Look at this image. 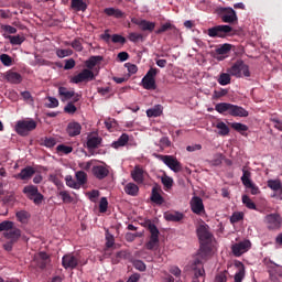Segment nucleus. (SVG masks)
<instances>
[{"instance_id": "nucleus-18", "label": "nucleus", "mask_w": 282, "mask_h": 282, "mask_svg": "<svg viewBox=\"0 0 282 282\" xmlns=\"http://www.w3.org/2000/svg\"><path fill=\"white\" fill-rule=\"evenodd\" d=\"M162 187H160V185L155 184L152 187V193H151V202H153V204H158L159 206H162V204H164V197H162Z\"/></svg>"}, {"instance_id": "nucleus-58", "label": "nucleus", "mask_w": 282, "mask_h": 282, "mask_svg": "<svg viewBox=\"0 0 282 282\" xmlns=\"http://www.w3.org/2000/svg\"><path fill=\"white\" fill-rule=\"evenodd\" d=\"M246 278V269H239V271L235 274V282H241Z\"/></svg>"}, {"instance_id": "nucleus-46", "label": "nucleus", "mask_w": 282, "mask_h": 282, "mask_svg": "<svg viewBox=\"0 0 282 282\" xmlns=\"http://www.w3.org/2000/svg\"><path fill=\"white\" fill-rule=\"evenodd\" d=\"M230 50H232V44H223L216 48V54L224 56V54H228Z\"/></svg>"}, {"instance_id": "nucleus-47", "label": "nucleus", "mask_w": 282, "mask_h": 282, "mask_svg": "<svg viewBox=\"0 0 282 282\" xmlns=\"http://www.w3.org/2000/svg\"><path fill=\"white\" fill-rule=\"evenodd\" d=\"M161 182L164 188H166V191H171V188H173V178H171V176H167V175L162 176Z\"/></svg>"}, {"instance_id": "nucleus-38", "label": "nucleus", "mask_w": 282, "mask_h": 282, "mask_svg": "<svg viewBox=\"0 0 282 282\" xmlns=\"http://www.w3.org/2000/svg\"><path fill=\"white\" fill-rule=\"evenodd\" d=\"M66 45H70L75 52H83V39L77 37L72 43L66 42Z\"/></svg>"}, {"instance_id": "nucleus-53", "label": "nucleus", "mask_w": 282, "mask_h": 282, "mask_svg": "<svg viewBox=\"0 0 282 282\" xmlns=\"http://www.w3.org/2000/svg\"><path fill=\"white\" fill-rule=\"evenodd\" d=\"M109 208V202L107 200V197H101L99 202V213H105Z\"/></svg>"}, {"instance_id": "nucleus-16", "label": "nucleus", "mask_w": 282, "mask_h": 282, "mask_svg": "<svg viewBox=\"0 0 282 282\" xmlns=\"http://www.w3.org/2000/svg\"><path fill=\"white\" fill-rule=\"evenodd\" d=\"M36 170L33 166H26L21 170L20 173L15 175V180H22L23 182H28L34 177Z\"/></svg>"}, {"instance_id": "nucleus-15", "label": "nucleus", "mask_w": 282, "mask_h": 282, "mask_svg": "<svg viewBox=\"0 0 282 282\" xmlns=\"http://www.w3.org/2000/svg\"><path fill=\"white\" fill-rule=\"evenodd\" d=\"M130 175L135 184H144V175H147V171H144L141 165H135L130 172Z\"/></svg>"}, {"instance_id": "nucleus-50", "label": "nucleus", "mask_w": 282, "mask_h": 282, "mask_svg": "<svg viewBox=\"0 0 282 282\" xmlns=\"http://www.w3.org/2000/svg\"><path fill=\"white\" fill-rule=\"evenodd\" d=\"M56 151L58 153H65V155H69V153H72V151H74V148H72L69 145H65V144H59V145H57Z\"/></svg>"}, {"instance_id": "nucleus-25", "label": "nucleus", "mask_w": 282, "mask_h": 282, "mask_svg": "<svg viewBox=\"0 0 282 282\" xmlns=\"http://www.w3.org/2000/svg\"><path fill=\"white\" fill-rule=\"evenodd\" d=\"M104 14L107 17H113L115 19H124L126 14L122 10L116 8H106Z\"/></svg>"}, {"instance_id": "nucleus-43", "label": "nucleus", "mask_w": 282, "mask_h": 282, "mask_svg": "<svg viewBox=\"0 0 282 282\" xmlns=\"http://www.w3.org/2000/svg\"><path fill=\"white\" fill-rule=\"evenodd\" d=\"M230 74L228 73H221L217 79V83H219V85L226 86V85H230Z\"/></svg>"}, {"instance_id": "nucleus-49", "label": "nucleus", "mask_w": 282, "mask_h": 282, "mask_svg": "<svg viewBox=\"0 0 282 282\" xmlns=\"http://www.w3.org/2000/svg\"><path fill=\"white\" fill-rule=\"evenodd\" d=\"M66 186L69 188H75V191L80 188V184H78V182H76V180H74L72 176H66Z\"/></svg>"}, {"instance_id": "nucleus-51", "label": "nucleus", "mask_w": 282, "mask_h": 282, "mask_svg": "<svg viewBox=\"0 0 282 282\" xmlns=\"http://www.w3.org/2000/svg\"><path fill=\"white\" fill-rule=\"evenodd\" d=\"M132 265L135 270H139V272H144L147 270V264L142 260H134Z\"/></svg>"}, {"instance_id": "nucleus-32", "label": "nucleus", "mask_w": 282, "mask_h": 282, "mask_svg": "<svg viewBox=\"0 0 282 282\" xmlns=\"http://www.w3.org/2000/svg\"><path fill=\"white\" fill-rule=\"evenodd\" d=\"M128 142H129V134L122 133L117 141L112 142V148L120 149V147H127Z\"/></svg>"}, {"instance_id": "nucleus-5", "label": "nucleus", "mask_w": 282, "mask_h": 282, "mask_svg": "<svg viewBox=\"0 0 282 282\" xmlns=\"http://www.w3.org/2000/svg\"><path fill=\"white\" fill-rule=\"evenodd\" d=\"M230 32H232V26L226 24L216 25L207 30L210 39H226Z\"/></svg>"}, {"instance_id": "nucleus-40", "label": "nucleus", "mask_w": 282, "mask_h": 282, "mask_svg": "<svg viewBox=\"0 0 282 282\" xmlns=\"http://www.w3.org/2000/svg\"><path fill=\"white\" fill-rule=\"evenodd\" d=\"M9 41H10L11 45H22L25 42V36L9 35Z\"/></svg>"}, {"instance_id": "nucleus-45", "label": "nucleus", "mask_w": 282, "mask_h": 282, "mask_svg": "<svg viewBox=\"0 0 282 282\" xmlns=\"http://www.w3.org/2000/svg\"><path fill=\"white\" fill-rule=\"evenodd\" d=\"M58 195L64 204H72V202H74V198L67 191H61Z\"/></svg>"}, {"instance_id": "nucleus-23", "label": "nucleus", "mask_w": 282, "mask_h": 282, "mask_svg": "<svg viewBox=\"0 0 282 282\" xmlns=\"http://www.w3.org/2000/svg\"><path fill=\"white\" fill-rule=\"evenodd\" d=\"M86 144L89 150L98 149L102 144V138L98 137V134H88Z\"/></svg>"}, {"instance_id": "nucleus-52", "label": "nucleus", "mask_w": 282, "mask_h": 282, "mask_svg": "<svg viewBox=\"0 0 282 282\" xmlns=\"http://www.w3.org/2000/svg\"><path fill=\"white\" fill-rule=\"evenodd\" d=\"M0 61L4 67H10L12 65V58L8 54H1Z\"/></svg>"}, {"instance_id": "nucleus-26", "label": "nucleus", "mask_w": 282, "mask_h": 282, "mask_svg": "<svg viewBox=\"0 0 282 282\" xmlns=\"http://www.w3.org/2000/svg\"><path fill=\"white\" fill-rule=\"evenodd\" d=\"M124 193L130 195L131 197H138V193H140V187L135 183H128L124 188Z\"/></svg>"}, {"instance_id": "nucleus-54", "label": "nucleus", "mask_w": 282, "mask_h": 282, "mask_svg": "<svg viewBox=\"0 0 282 282\" xmlns=\"http://www.w3.org/2000/svg\"><path fill=\"white\" fill-rule=\"evenodd\" d=\"M246 188L250 189L251 195H259V193H261V191L259 189V186H257L254 183H248L247 185H245Z\"/></svg>"}, {"instance_id": "nucleus-62", "label": "nucleus", "mask_w": 282, "mask_h": 282, "mask_svg": "<svg viewBox=\"0 0 282 282\" xmlns=\"http://www.w3.org/2000/svg\"><path fill=\"white\" fill-rule=\"evenodd\" d=\"M112 43H121V45H124L127 43V39L122 35L113 34L111 36Z\"/></svg>"}, {"instance_id": "nucleus-31", "label": "nucleus", "mask_w": 282, "mask_h": 282, "mask_svg": "<svg viewBox=\"0 0 282 282\" xmlns=\"http://www.w3.org/2000/svg\"><path fill=\"white\" fill-rule=\"evenodd\" d=\"M163 109L162 105H156L147 110V116L148 118H159V116H162Z\"/></svg>"}, {"instance_id": "nucleus-57", "label": "nucleus", "mask_w": 282, "mask_h": 282, "mask_svg": "<svg viewBox=\"0 0 282 282\" xmlns=\"http://www.w3.org/2000/svg\"><path fill=\"white\" fill-rule=\"evenodd\" d=\"M128 39L132 43H138V41H142V39H144V36L140 33L132 32L129 34Z\"/></svg>"}, {"instance_id": "nucleus-44", "label": "nucleus", "mask_w": 282, "mask_h": 282, "mask_svg": "<svg viewBox=\"0 0 282 282\" xmlns=\"http://www.w3.org/2000/svg\"><path fill=\"white\" fill-rule=\"evenodd\" d=\"M12 228H14V223L10 220L0 223V232H9Z\"/></svg>"}, {"instance_id": "nucleus-7", "label": "nucleus", "mask_w": 282, "mask_h": 282, "mask_svg": "<svg viewBox=\"0 0 282 282\" xmlns=\"http://www.w3.org/2000/svg\"><path fill=\"white\" fill-rule=\"evenodd\" d=\"M36 129V121L33 119L30 120H20L15 124V131L18 135L25 137L30 131H34Z\"/></svg>"}, {"instance_id": "nucleus-17", "label": "nucleus", "mask_w": 282, "mask_h": 282, "mask_svg": "<svg viewBox=\"0 0 282 282\" xmlns=\"http://www.w3.org/2000/svg\"><path fill=\"white\" fill-rule=\"evenodd\" d=\"M83 131V126H80L77 121H70L66 127V133L69 138H76V135H80Z\"/></svg>"}, {"instance_id": "nucleus-42", "label": "nucleus", "mask_w": 282, "mask_h": 282, "mask_svg": "<svg viewBox=\"0 0 282 282\" xmlns=\"http://www.w3.org/2000/svg\"><path fill=\"white\" fill-rule=\"evenodd\" d=\"M242 204H245L249 210H257V204H254L248 195H242Z\"/></svg>"}, {"instance_id": "nucleus-2", "label": "nucleus", "mask_w": 282, "mask_h": 282, "mask_svg": "<svg viewBox=\"0 0 282 282\" xmlns=\"http://www.w3.org/2000/svg\"><path fill=\"white\" fill-rule=\"evenodd\" d=\"M215 111L218 113H229V116H232L234 118H248V116H250L246 108L228 102L217 104L215 106Z\"/></svg>"}, {"instance_id": "nucleus-56", "label": "nucleus", "mask_w": 282, "mask_h": 282, "mask_svg": "<svg viewBox=\"0 0 282 282\" xmlns=\"http://www.w3.org/2000/svg\"><path fill=\"white\" fill-rule=\"evenodd\" d=\"M167 30H175V25L166 22L156 31V34H163V32H167Z\"/></svg>"}, {"instance_id": "nucleus-12", "label": "nucleus", "mask_w": 282, "mask_h": 282, "mask_svg": "<svg viewBox=\"0 0 282 282\" xmlns=\"http://www.w3.org/2000/svg\"><path fill=\"white\" fill-rule=\"evenodd\" d=\"M94 72L85 68L79 74L72 77L70 83L78 85L79 83H89V80H94Z\"/></svg>"}, {"instance_id": "nucleus-37", "label": "nucleus", "mask_w": 282, "mask_h": 282, "mask_svg": "<svg viewBox=\"0 0 282 282\" xmlns=\"http://www.w3.org/2000/svg\"><path fill=\"white\" fill-rule=\"evenodd\" d=\"M216 129H219L218 135L226 137L230 133V128H228V126L224 121L217 122Z\"/></svg>"}, {"instance_id": "nucleus-41", "label": "nucleus", "mask_w": 282, "mask_h": 282, "mask_svg": "<svg viewBox=\"0 0 282 282\" xmlns=\"http://www.w3.org/2000/svg\"><path fill=\"white\" fill-rule=\"evenodd\" d=\"M250 177H252V173L248 170H246V167L242 169V176H241V182L243 184V186L252 183V180H250Z\"/></svg>"}, {"instance_id": "nucleus-29", "label": "nucleus", "mask_w": 282, "mask_h": 282, "mask_svg": "<svg viewBox=\"0 0 282 282\" xmlns=\"http://www.w3.org/2000/svg\"><path fill=\"white\" fill-rule=\"evenodd\" d=\"M70 8L76 10V12H85L87 10V3L83 0H72Z\"/></svg>"}, {"instance_id": "nucleus-3", "label": "nucleus", "mask_w": 282, "mask_h": 282, "mask_svg": "<svg viewBox=\"0 0 282 282\" xmlns=\"http://www.w3.org/2000/svg\"><path fill=\"white\" fill-rule=\"evenodd\" d=\"M23 195L28 197L35 206H41L43 204V200L45 199V196L39 192V187L35 185H26L22 189Z\"/></svg>"}, {"instance_id": "nucleus-20", "label": "nucleus", "mask_w": 282, "mask_h": 282, "mask_svg": "<svg viewBox=\"0 0 282 282\" xmlns=\"http://www.w3.org/2000/svg\"><path fill=\"white\" fill-rule=\"evenodd\" d=\"M3 238L9 239V241H12L13 243H17V241L21 239V229L12 227L10 231L3 232Z\"/></svg>"}, {"instance_id": "nucleus-59", "label": "nucleus", "mask_w": 282, "mask_h": 282, "mask_svg": "<svg viewBox=\"0 0 282 282\" xmlns=\"http://www.w3.org/2000/svg\"><path fill=\"white\" fill-rule=\"evenodd\" d=\"M64 111H65V113L74 115L76 111H78V109L75 107L74 102H68L64 107Z\"/></svg>"}, {"instance_id": "nucleus-4", "label": "nucleus", "mask_w": 282, "mask_h": 282, "mask_svg": "<svg viewBox=\"0 0 282 282\" xmlns=\"http://www.w3.org/2000/svg\"><path fill=\"white\" fill-rule=\"evenodd\" d=\"M230 76H235L236 78H241L245 76L246 78H250V67L243 63V61H237L229 69Z\"/></svg>"}, {"instance_id": "nucleus-9", "label": "nucleus", "mask_w": 282, "mask_h": 282, "mask_svg": "<svg viewBox=\"0 0 282 282\" xmlns=\"http://www.w3.org/2000/svg\"><path fill=\"white\" fill-rule=\"evenodd\" d=\"M264 224L268 230H279L282 225V217L279 213L268 214L264 217Z\"/></svg>"}, {"instance_id": "nucleus-64", "label": "nucleus", "mask_w": 282, "mask_h": 282, "mask_svg": "<svg viewBox=\"0 0 282 282\" xmlns=\"http://www.w3.org/2000/svg\"><path fill=\"white\" fill-rule=\"evenodd\" d=\"M216 282H228V271L218 273L216 275Z\"/></svg>"}, {"instance_id": "nucleus-6", "label": "nucleus", "mask_w": 282, "mask_h": 282, "mask_svg": "<svg viewBox=\"0 0 282 282\" xmlns=\"http://www.w3.org/2000/svg\"><path fill=\"white\" fill-rule=\"evenodd\" d=\"M160 74V69L151 67L145 76L142 78V87L143 89H158V85L155 84V76Z\"/></svg>"}, {"instance_id": "nucleus-60", "label": "nucleus", "mask_w": 282, "mask_h": 282, "mask_svg": "<svg viewBox=\"0 0 282 282\" xmlns=\"http://www.w3.org/2000/svg\"><path fill=\"white\" fill-rule=\"evenodd\" d=\"M243 219V214L242 213H234L232 216L230 217V223L231 224H239Z\"/></svg>"}, {"instance_id": "nucleus-27", "label": "nucleus", "mask_w": 282, "mask_h": 282, "mask_svg": "<svg viewBox=\"0 0 282 282\" xmlns=\"http://www.w3.org/2000/svg\"><path fill=\"white\" fill-rule=\"evenodd\" d=\"M164 219H166V221H182V219H184V214L180 212H166L164 214Z\"/></svg>"}, {"instance_id": "nucleus-63", "label": "nucleus", "mask_w": 282, "mask_h": 282, "mask_svg": "<svg viewBox=\"0 0 282 282\" xmlns=\"http://www.w3.org/2000/svg\"><path fill=\"white\" fill-rule=\"evenodd\" d=\"M48 104H46V107L48 109H55V107H58V99L54 97H47Z\"/></svg>"}, {"instance_id": "nucleus-35", "label": "nucleus", "mask_w": 282, "mask_h": 282, "mask_svg": "<svg viewBox=\"0 0 282 282\" xmlns=\"http://www.w3.org/2000/svg\"><path fill=\"white\" fill-rule=\"evenodd\" d=\"M100 61H102V56L100 55L90 56L89 59L86 61V67L91 70L96 65H98V63H100Z\"/></svg>"}, {"instance_id": "nucleus-55", "label": "nucleus", "mask_w": 282, "mask_h": 282, "mask_svg": "<svg viewBox=\"0 0 282 282\" xmlns=\"http://www.w3.org/2000/svg\"><path fill=\"white\" fill-rule=\"evenodd\" d=\"M158 243H160V238H150V241L145 243V248L147 250H153Z\"/></svg>"}, {"instance_id": "nucleus-13", "label": "nucleus", "mask_w": 282, "mask_h": 282, "mask_svg": "<svg viewBox=\"0 0 282 282\" xmlns=\"http://www.w3.org/2000/svg\"><path fill=\"white\" fill-rule=\"evenodd\" d=\"M251 246L252 243L250 242V240H243V241L237 242L231 247L232 254L235 257H241V254H245V252H248Z\"/></svg>"}, {"instance_id": "nucleus-34", "label": "nucleus", "mask_w": 282, "mask_h": 282, "mask_svg": "<svg viewBox=\"0 0 282 282\" xmlns=\"http://www.w3.org/2000/svg\"><path fill=\"white\" fill-rule=\"evenodd\" d=\"M15 217L20 224H28L30 217H32L28 210H20L15 213Z\"/></svg>"}, {"instance_id": "nucleus-8", "label": "nucleus", "mask_w": 282, "mask_h": 282, "mask_svg": "<svg viewBox=\"0 0 282 282\" xmlns=\"http://www.w3.org/2000/svg\"><path fill=\"white\" fill-rule=\"evenodd\" d=\"M217 14L220 17L223 23H237V11H235L232 8H224L220 7L217 9Z\"/></svg>"}, {"instance_id": "nucleus-11", "label": "nucleus", "mask_w": 282, "mask_h": 282, "mask_svg": "<svg viewBox=\"0 0 282 282\" xmlns=\"http://www.w3.org/2000/svg\"><path fill=\"white\" fill-rule=\"evenodd\" d=\"M159 160H161V162H164L174 173H180L182 171V163H180V161H177V159L173 155L161 154L159 155Z\"/></svg>"}, {"instance_id": "nucleus-24", "label": "nucleus", "mask_w": 282, "mask_h": 282, "mask_svg": "<svg viewBox=\"0 0 282 282\" xmlns=\"http://www.w3.org/2000/svg\"><path fill=\"white\" fill-rule=\"evenodd\" d=\"M47 263H50V256L46 252L41 251L36 259L37 268L45 270L47 268Z\"/></svg>"}, {"instance_id": "nucleus-48", "label": "nucleus", "mask_w": 282, "mask_h": 282, "mask_svg": "<svg viewBox=\"0 0 282 282\" xmlns=\"http://www.w3.org/2000/svg\"><path fill=\"white\" fill-rule=\"evenodd\" d=\"M74 54V51H72L70 48H57L56 50V56L58 58H65L66 56H72Z\"/></svg>"}, {"instance_id": "nucleus-30", "label": "nucleus", "mask_w": 282, "mask_h": 282, "mask_svg": "<svg viewBox=\"0 0 282 282\" xmlns=\"http://www.w3.org/2000/svg\"><path fill=\"white\" fill-rule=\"evenodd\" d=\"M58 94L63 102H65V100H72V98H74V91L68 90L66 87L63 86L58 88Z\"/></svg>"}, {"instance_id": "nucleus-19", "label": "nucleus", "mask_w": 282, "mask_h": 282, "mask_svg": "<svg viewBox=\"0 0 282 282\" xmlns=\"http://www.w3.org/2000/svg\"><path fill=\"white\" fill-rule=\"evenodd\" d=\"M191 208L195 215H202V213H205L204 200L198 196H194L191 200Z\"/></svg>"}, {"instance_id": "nucleus-10", "label": "nucleus", "mask_w": 282, "mask_h": 282, "mask_svg": "<svg viewBox=\"0 0 282 282\" xmlns=\"http://www.w3.org/2000/svg\"><path fill=\"white\" fill-rule=\"evenodd\" d=\"M80 263V258L74 253L63 256L62 265L65 270H76Z\"/></svg>"}, {"instance_id": "nucleus-1", "label": "nucleus", "mask_w": 282, "mask_h": 282, "mask_svg": "<svg viewBox=\"0 0 282 282\" xmlns=\"http://www.w3.org/2000/svg\"><path fill=\"white\" fill-rule=\"evenodd\" d=\"M209 229L210 227L206 224L199 225L196 229L200 247L194 262L192 263V282L206 281L204 263H206L210 254H213V234H210Z\"/></svg>"}, {"instance_id": "nucleus-33", "label": "nucleus", "mask_w": 282, "mask_h": 282, "mask_svg": "<svg viewBox=\"0 0 282 282\" xmlns=\"http://www.w3.org/2000/svg\"><path fill=\"white\" fill-rule=\"evenodd\" d=\"M267 186L271 188V191H279L280 195H282V183L280 180H269Z\"/></svg>"}, {"instance_id": "nucleus-39", "label": "nucleus", "mask_w": 282, "mask_h": 282, "mask_svg": "<svg viewBox=\"0 0 282 282\" xmlns=\"http://www.w3.org/2000/svg\"><path fill=\"white\" fill-rule=\"evenodd\" d=\"M75 177L77 180V184H79V188L80 186L87 184V173L84 171L76 172Z\"/></svg>"}, {"instance_id": "nucleus-36", "label": "nucleus", "mask_w": 282, "mask_h": 282, "mask_svg": "<svg viewBox=\"0 0 282 282\" xmlns=\"http://www.w3.org/2000/svg\"><path fill=\"white\" fill-rule=\"evenodd\" d=\"M230 127H231V129H234V131H237L241 135H247L246 131H248V126L240 123V122H232V123H230Z\"/></svg>"}, {"instance_id": "nucleus-22", "label": "nucleus", "mask_w": 282, "mask_h": 282, "mask_svg": "<svg viewBox=\"0 0 282 282\" xmlns=\"http://www.w3.org/2000/svg\"><path fill=\"white\" fill-rule=\"evenodd\" d=\"M4 78L6 80H8V83H11L12 85H20V83L23 82V76L13 70H8L4 75Z\"/></svg>"}, {"instance_id": "nucleus-21", "label": "nucleus", "mask_w": 282, "mask_h": 282, "mask_svg": "<svg viewBox=\"0 0 282 282\" xmlns=\"http://www.w3.org/2000/svg\"><path fill=\"white\" fill-rule=\"evenodd\" d=\"M132 23H134V25H139V28H141V30L143 32H153V30H155V23L154 22H150L147 20H132Z\"/></svg>"}, {"instance_id": "nucleus-28", "label": "nucleus", "mask_w": 282, "mask_h": 282, "mask_svg": "<svg viewBox=\"0 0 282 282\" xmlns=\"http://www.w3.org/2000/svg\"><path fill=\"white\" fill-rule=\"evenodd\" d=\"M145 226L148 230L150 231V235L152 239H160V230L155 226V224L151 223V220L145 221Z\"/></svg>"}, {"instance_id": "nucleus-61", "label": "nucleus", "mask_w": 282, "mask_h": 282, "mask_svg": "<svg viewBox=\"0 0 282 282\" xmlns=\"http://www.w3.org/2000/svg\"><path fill=\"white\" fill-rule=\"evenodd\" d=\"M224 96H228V89L220 88L219 90L214 91V98L216 99L224 98Z\"/></svg>"}, {"instance_id": "nucleus-14", "label": "nucleus", "mask_w": 282, "mask_h": 282, "mask_svg": "<svg viewBox=\"0 0 282 282\" xmlns=\"http://www.w3.org/2000/svg\"><path fill=\"white\" fill-rule=\"evenodd\" d=\"M91 174L96 180L102 181L109 177V165H94L91 167Z\"/></svg>"}]
</instances>
